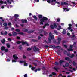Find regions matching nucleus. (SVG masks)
I'll list each match as a JSON object with an SVG mask.
<instances>
[{
    "instance_id": "4d7b16f0",
    "label": "nucleus",
    "mask_w": 77,
    "mask_h": 77,
    "mask_svg": "<svg viewBox=\"0 0 77 77\" xmlns=\"http://www.w3.org/2000/svg\"><path fill=\"white\" fill-rule=\"evenodd\" d=\"M8 29H9V28L8 27H5V29L6 30H8Z\"/></svg>"
},
{
    "instance_id": "2f4dec72",
    "label": "nucleus",
    "mask_w": 77,
    "mask_h": 77,
    "mask_svg": "<svg viewBox=\"0 0 77 77\" xmlns=\"http://www.w3.org/2000/svg\"><path fill=\"white\" fill-rule=\"evenodd\" d=\"M8 25L9 26H10V27H11V26H12V24H11V23L9 22V23H8Z\"/></svg>"
},
{
    "instance_id": "58836bf2",
    "label": "nucleus",
    "mask_w": 77,
    "mask_h": 77,
    "mask_svg": "<svg viewBox=\"0 0 77 77\" xmlns=\"http://www.w3.org/2000/svg\"><path fill=\"white\" fill-rule=\"evenodd\" d=\"M60 76H61L62 77H66V76H62V74H60L59 75V77H60Z\"/></svg>"
},
{
    "instance_id": "c85d7f7f",
    "label": "nucleus",
    "mask_w": 77,
    "mask_h": 77,
    "mask_svg": "<svg viewBox=\"0 0 77 77\" xmlns=\"http://www.w3.org/2000/svg\"><path fill=\"white\" fill-rule=\"evenodd\" d=\"M65 66L66 67L68 66H69V64H68V63H66L65 64Z\"/></svg>"
},
{
    "instance_id": "c03bdc74",
    "label": "nucleus",
    "mask_w": 77,
    "mask_h": 77,
    "mask_svg": "<svg viewBox=\"0 0 77 77\" xmlns=\"http://www.w3.org/2000/svg\"><path fill=\"white\" fill-rule=\"evenodd\" d=\"M65 69H67V71H71V72H72V71H71V70H70V69H66V68Z\"/></svg>"
},
{
    "instance_id": "de8ad7c7",
    "label": "nucleus",
    "mask_w": 77,
    "mask_h": 77,
    "mask_svg": "<svg viewBox=\"0 0 77 77\" xmlns=\"http://www.w3.org/2000/svg\"><path fill=\"white\" fill-rule=\"evenodd\" d=\"M56 48H58L59 49V48H60V46H57L55 47Z\"/></svg>"
},
{
    "instance_id": "37998d69",
    "label": "nucleus",
    "mask_w": 77,
    "mask_h": 77,
    "mask_svg": "<svg viewBox=\"0 0 77 77\" xmlns=\"http://www.w3.org/2000/svg\"><path fill=\"white\" fill-rule=\"evenodd\" d=\"M33 17L35 19V20H37V17H36V16H33Z\"/></svg>"
},
{
    "instance_id": "2eb2a0df",
    "label": "nucleus",
    "mask_w": 77,
    "mask_h": 77,
    "mask_svg": "<svg viewBox=\"0 0 77 77\" xmlns=\"http://www.w3.org/2000/svg\"><path fill=\"white\" fill-rule=\"evenodd\" d=\"M61 5L62 6H63V5H68V3H67L66 2H61Z\"/></svg>"
},
{
    "instance_id": "4c0bfd02",
    "label": "nucleus",
    "mask_w": 77,
    "mask_h": 77,
    "mask_svg": "<svg viewBox=\"0 0 77 77\" xmlns=\"http://www.w3.org/2000/svg\"><path fill=\"white\" fill-rule=\"evenodd\" d=\"M55 65H59V63L57 62H56L55 63Z\"/></svg>"
},
{
    "instance_id": "aec40b11",
    "label": "nucleus",
    "mask_w": 77,
    "mask_h": 77,
    "mask_svg": "<svg viewBox=\"0 0 77 77\" xmlns=\"http://www.w3.org/2000/svg\"><path fill=\"white\" fill-rule=\"evenodd\" d=\"M54 69H55V70L57 71V69H59V68L57 67H54Z\"/></svg>"
},
{
    "instance_id": "e433bc0d",
    "label": "nucleus",
    "mask_w": 77,
    "mask_h": 77,
    "mask_svg": "<svg viewBox=\"0 0 77 77\" xmlns=\"http://www.w3.org/2000/svg\"><path fill=\"white\" fill-rule=\"evenodd\" d=\"M36 69V68L35 67H32L31 68L32 70H34V69Z\"/></svg>"
},
{
    "instance_id": "09e8293b",
    "label": "nucleus",
    "mask_w": 77,
    "mask_h": 77,
    "mask_svg": "<svg viewBox=\"0 0 77 77\" xmlns=\"http://www.w3.org/2000/svg\"><path fill=\"white\" fill-rule=\"evenodd\" d=\"M19 49H21L22 48V47L21 46V45H20L19 47Z\"/></svg>"
},
{
    "instance_id": "79ce46f5",
    "label": "nucleus",
    "mask_w": 77,
    "mask_h": 77,
    "mask_svg": "<svg viewBox=\"0 0 77 77\" xmlns=\"http://www.w3.org/2000/svg\"><path fill=\"white\" fill-rule=\"evenodd\" d=\"M15 31L16 32H19L20 31V29H16L15 30Z\"/></svg>"
},
{
    "instance_id": "39448f33",
    "label": "nucleus",
    "mask_w": 77,
    "mask_h": 77,
    "mask_svg": "<svg viewBox=\"0 0 77 77\" xmlns=\"http://www.w3.org/2000/svg\"><path fill=\"white\" fill-rule=\"evenodd\" d=\"M51 29H54V27L55 28L57 27V25H56V24L54 23V26L52 24H51L50 25Z\"/></svg>"
},
{
    "instance_id": "423d86ee",
    "label": "nucleus",
    "mask_w": 77,
    "mask_h": 77,
    "mask_svg": "<svg viewBox=\"0 0 77 77\" xmlns=\"http://www.w3.org/2000/svg\"><path fill=\"white\" fill-rule=\"evenodd\" d=\"M22 43L23 45H24V44H27V42H24L23 41H22L21 42L20 41H18L17 43V44H20V43Z\"/></svg>"
},
{
    "instance_id": "864d4df0",
    "label": "nucleus",
    "mask_w": 77,
    "mask_h": 77,
    "mask_svg": "<svg viewBox=\"0 0 77 77\" xmlns=\"http://www.w3.org/2000/svg\"><path fill=\"white\" fill-rule=\"evenodd\" d=\"M69 63H72L71 60L70 59V60H69Z\"/></svg>"
},
{
    "instance_id": "6e6d98bb",
    "label": "nucleus",
    "mask_w": 77,
    "mask_h": 77,
    "mask_svg": "<svg viewBox=\"0 0 77 77\" xmlns=\"http://www.w3.org/2000/svg\"><path fill=\"white\" fill-rule=\"evenodd\" d=\"M15 27H18V25L16 24L15 26Z\"/></svg>"
},
{
    "instance_id": "f03ea898",
    "label": "nucleus",
    "mask_w": 77,
    "mask_h": 77,
    "mask_svg": "<svg viewBox=\"0 0 77 77\" xmlns=\"http://www.w3.org/2000/svg\"><path fill=\"white\" fill-rule=\"evenodd\" d=\"M47 20H48L47 18L45 17H43L42 19L40 20V24H43L44 23H43L45 22V20L47 21Z\"/></svg>"
},
{
    "instance_id": "f3484780",
    "label": "nucleus",
    "mask_w": 77,
    "mask_h": 77,
    "mask_svg": "<svg viewBox=\"0 0 77 77\" xmlns=\"http://www.w3.org/2000/svg\"><path fill=\"white\" fill-rule=\"evenodd\" d=\"M55 1H56V0H52L51 4L52 5H55V3H54V2H55Z\"/></svg>"
},
{
    "instance_id": "3c124183",
    "label": "nucleus",
    "mask_w": 77,
    "mask_h": 77,
    "mask_svg": "<svg viewBox=\"0 0 77 77\" xmlns=\"http://www.w3.org/2000/svg\"><path fill=\"white\" fill-rule=\"evenodd\" d=\"M24 77H27V74H26L24 75Z\"/></svg>"
},
{
    "instance_id": "bf43d9fd",
    "label": "nucleus",
    "mask_w": 77,
    "mask_h": 77,
    "mask_svg": "<svg viewBox=\"0 0 77 77\" xmlns=\"http://www.w3.org/2000/svg\"><path fill=\"white\" fill-rule=\"evenodd\" d=\"M71 66V67H69V69H72V66Z\"/></svg>"
},
{
    "instance_id": "72a5a7b5",
    "label": "nucleus",
    "mask_w": 77,
    "mask_h": 77,
    "mask_svg": "<svg viewBox=\"0 0 77 77\" xmlns=\"http://www.w3.org/2000/svg\"><path fill=\"white\" fill-rule=\"evenodd\" d=\"M23 32H27V29H23Z\"/></svg>"
},
{
    "instance_id": "7c9ffc66",
    "label": "nucleus",
    "mask_w": 77,
    "mask_h": 77,
    "mask_svg": "<svg viewBox=\"0 0 77 77\" xmlns=\"http://www.w3.org/2000/svg\"><path fill=\"white\" fill-rule=\"evenodd\" d=\"M7 47H8V48H9L10 47V45L9 44H6Z\"/></svg>"
},
{
    "instance_id": "e2e57ef3",
    "label": "nucleus",
    "mask_w": 77,
    "mask_h": 77,
    "mask_svg": "<svg viewBox=\"0 0 77 77\" xmlns=\"http://www.w3.org/2000/svg\"><path fill=\"white\" fill-rule=\"evenodd\" d=\"M4 8H5V7H4V6H2L1 7V8H2V9H4Z\"/></svg>"
},
{
    "instance_id": "4468645a",
    "label": "nucleus",
    "mask_w": 77,
    "mask_h": 77,
    "mask_svg": "<svg viewBox=\"0 0 77 77\" xmlns=\"http://www.w3.org/2000/svg\"><path fill=\"white\" fill-rule=\"evenodd\" d=\"M21 21L22 23H27V21L26 19H23Z\"/></svg>"
},
{
    "instance_id": "69168bd1",
    "label": "nucleus",
    "mask_w": 77,
    "mask_h": 77,
    "mask_svg": "<svg viewBox=\"0 0 77 77\" xmlns=\"http://www.w3.org/2000/svg\"><path fill=\"white\" fill-rule=\"evenodd\" d=\"M17 39H20V37H17Z\"/></svg>"
},
{
    "instance_id": "c9c22d12",
    "label": "nucleus",
    "mask_w": 77,
    "mask_h": 77,
    "mask_svg": "<svg viewBox=\"0 0 77 77\" xmlns=\"http://www.w3.org/2000/svg\"><path fill=\"white\" fill-rule=\"evenodd\" d=\"M42 16L41 15H38V17L39 18H42Z\"/></svg>"
},
{
    "instance_id": "13d9d810",
    "label": "nucleus",
    "mask_w": 77,
    "mask_h": 77,
    "mask_svg": "<svg viewBox=\"0 0 77 77\" xmlns=\"http://www.w3.org/2000/svg\"><path fill=\"white\" fill-rule=\"evenodd\" d=\"M64 53L65 54H67V51H65L64 52Z\"/></svg>"
},
{
    "instance_id": "ddd939ff",
    "label": "nucleus",
    "mask_w": 77,
    "mask_h": 77,
    "mask_svg": "<svg viewBox=\"0 0 77 77\" xmlns=\"http://www.w3.org/2000/svg\"><path fill=\"white\" fill-rule=\"evenodd\" d=\"M53 75H56V73L53 72L52 73V74H50L49 75V77H52V76H53Z\"/></svg>"
},
{
    "instance_id": "0e129e2a",
    "label": "nucleus",
    "mask_w": 77,
    "mask_h": 77,
    "mask_svg": "<svg viewBox=\"0 0 77 77\" xmlns=\"http://www.w3.org/2000/svg\"><path fill=\"white\" fill-rule=\"evenodd\" d=\"M61 26H64V23H62L61 24Z\"/></svg>"
},
{
    "instance_id": "6ab92c4d",
    "label": "nucleus",
    "mask_w": 77,
    "mask_h": 77,
    "mask_svg": "<svg viewBox=\"0 0 77 77\" xmlns=\"http://www.w3.org/2000/svg\"><path fill=\"white\" fill-rule=\"evenodd\" d=\"M7 32H6V31L5 32L4 34H3L2 32L1 33V35H7Z\"/></svg>"
},
{
    "instance_id": "20e7f679",
    "label": "nucleus",
    "mask_w": 77,
    "mask_h": 77,
    "mask_svg": "<svg viewBox=\"0 0 77 77\" xmlns=\"http://www.w3.org/2000/svg\"><path fill=\"white\" fill-rule=\"evenodd\" d=\"M76 45V42H74V43L73 45H71L70 46V48L67 49V50L69 51H73V49H72V48H73V47L75 45Z\"/></svg>"
},
{
    "instance_id": "c756f323",
    "label": "nucleus",
    "mask_w": 77,
    "mask_h": 77,
    "mask_svg": "<svg viewBox=\"0 0 77 77\" xmlns=\"http://www.w3.org/2000/svg\"><path fill=\"white\" fill-rule=\"evenodd\" d=\"M65 60H69L70 59H69V58L68 57H66L65 58Z\"/></svg>"
},
{
    "instance_id": "bb28decb",
    "label": "nucleus",
    "mask_w": 77,
    "mask_h": 77,
    "mask_svg": "<svg viewBox=\"0 0 77 77\" xmlns=\"http://www.w3.org/2000/svg\"><path fill=\"white\" fill-rule=\"evenodd\" d=\"M18 17H19V15L17 14H15L14 15V17H15V18H18Z\"/></svg>"
},
{
    "instance_id": "052dcab7",
    "label": "nucleus",
    "mask_w": 77,
    "mask_h": 77,
    "mask_svg": "<svg viewBox=\"0 0 77 77\" xmlns=\"http://www.w3.org/2000/svg\"><path fill=\"white\" fill-rule=\"evenodd\" d=\"M69 27H71V26H72L71 24H69Z\"/></svg>"
},
{
    "instance_id": "412c9836",
    "label": "nucleus",
    "mask_w": 77,
    "mask_h": 77,
    "mask_svg": "<svg viewBox=\"0 0 77 77\" xmlns=\"http://www.w3.org/2000/svg\"><path fill=\"white\" fill-rule=\"evenodd\" d=\"M12 33H13V35H14L13 36H16V35H17V33H16L14 32H13Z\"/></svg>"
},
{
    "instance_id": "1a4fd4ad",
    "label": "nucleus",
    "mask_w": 77,
    "mask_h": 77,
    "mask_svg": "<svg viewBox=\"0 0 77 77\" xmlns=\"http://www.w3.org/2000/svg\"><path fill=\"white\" fill-rule=\"evenodd\" d=\"M34 50L35 51H39V49L36 48V47L35 46L33 48Z\"/></svg>"
},
{
    "instance_id": "6e6552de",
    "label": "nucleus",
    "mask_w": 77,
    "mask_h": 77,
    "mask_svg": "<svg viewBox=\"0 0 77 77\" xmlns=\"http://www.w3.org/2000/svg\"><path fill=\"white\" fill-rule=\"evenodd\" d=\"M20 63H24V66H27V64L25 61H20Z\"/></svg>"
},
{
    "instance_id": "ea45409f",
    "label": "nucleus",
    "mask_w": 77,
    "mask_h": 77,
    "mask_svg": "<svg viewBox=\"0 0 77 77\" xmlns=\"http://www.w3.org/2000/svg\"><path fill=\"white\" fill-rule=\"evenodd\" d=\"M57 22H59V21H60V19L57 18Z\"/></svg>"
},
{
    "instance_id": "774afa93",
    "label": "nucleus",
    "mask_w": 77,
    "mask_h": 77,
    "mask_svg": "<svg viewBox=\"0 0 77 77\" xmlns=\"http://www.w3.org/2000/svg\"><path fill=\"white\" fill-rule=\"evenodd\" d=\"M68 30H71V27L68 28Z\"/></svg>"
},
{
    "instance_id": "cd10ccee",
    "label": "nucleus",
    "mask_w": 77,
    "mask_h": 77,
    "mask_svg": "<svg viewBox=\"0 0 77 77\" xmlns=\"http://www.w3.org/2000/svg\"><path fill=\"white\" fill-rule=\"evenodd\" d=\"M1 41L3 44H4V43H5V39H4L3 40H1Z\"/></svg>"
},
{
    "instance_id": "7ed1b4c3",
    "label": "nucleus",
    "mask_w": 77,
    "mask_h": 77,
    "mask_svg": "<svg viewBox=\"0 0 77 77\" xmlns=\"http://www.w3.org/2000/svg\"><path fill=\"white\" fill-rule=\"evenodd\" d=\"M13 57L15 60H12V62H17V60L18 59V57L17 55L15 54L13 56Z\"/></svg>"
},
{
    "instance_id": "8fccbe9b",
    "label": "nucleus",
    "mask_w": 77,
    "mask_h": 77,
    "mask_svg": "<svg viewBox=\"0 0 77 77\" xmlns=\"http://www.w3.org/2000/svg\"><path fill=\"white\" fill-rule=\"evenodd\" d=\"M54 32L55 33H56V35H57V31H54Z\"/></svg>"
},
{
    "instance_id": "f704fd0d",
    "label": "nucleus",
    "mask_w": 77,
    "mask_h": 77,
    "mask_svg": "<svg viewBox=\"0 0 77 77\" xmlns=\"http://www.w3.org/2000/svg\"><path fill=\"white\" fill-rule=\"evenodd\" d=\"M4 2L2 0L0 1V3H1V4H3L4 3Z\"/></svg>"
},
{
    "instance_id": "a211bd4d",
    "label": "nucleus",
    "mask_w": 77,
    "mask_h": 77,
    "mask_svg": "<svg viewBox=\"0 0 77 77\" xmlns=\"http://www.w3.org/2000/svg\"><path fill=\"white\" fill-rule=\"evenodd\" d=\"M41 32H44V34L45 35H47V32H46L44 31V30H42V29L41 30Z\"/></svg>"
},
{
    "instance_id": "5701e85b",
    "label": "nucleus",
    "mask_w": 77,
    "mask_h": 77,
    "mask_svg": "<svg viewBox=\"0 0 77 77\" xmlns=\"http://www.w3.org/2000/svg\"><path fill=\"white\" fill-rule=\"evenodd\" d=\"M61 40V38H59L58 39V42L57 43L58 44H59L60 43V41Z\"/></svg>"
},
{
    "instance_id": "4be33fe9",
    "label": "nucleus",
    "mask_w": 77,
    "mask_h": 77,
    "mask_svg": "<svg viewBox=\"0 0 77 77\" xmlns=\"http://www.w3.org/2000/svg\"><path fill=\"white\" fill-rule=\"evenodd\" d=\"M63 62H64V61L60 60L59 61V63L60 64V65H62V63H63Z\"/></svg>"
},
{
    "instance_id": "a18cd8bd",
    "label": "nucleus",
    "mask_w": 77,
    "mask_h": 77,
    "mask_svg": "<svg viewBox=\"0 0 77 77\" xmlns=\"http://www.w3.org/2000/svg\"><path fill=\"white\" fill-rule=\"evenodd\" d=\"M18 34H20V35H23V33L22 32H20L18 33Z\"/></svg>"
},
{
    "instance_id": "a878e982",
    "label": "nucleus",
    "mask_w": 77,
    "mask_h": 77,
    "mask_svg": "<svg viewBox=\"0 0 77 77\" xmlns=\"http://www.w3.org/2000/svg\"><path fill=\"white\" fill-rule=\"evenodd\" d=\"M72 64H73V65H74V66H75V65H76V63L75 61H73L72 63Z\"/></svg>"
},
{
    "instance_id": "603ef678",
    "label": "nucleus",
    "mask_w": 77,
    "mask_h": 77,
    "mask_svg": "<svg viewBox=\"0 0 77 77\" xmlns=\"http://www.w3.org/2000/svg\"><path fill=\"white\" fill-rule=\"evenodd\" d=\"M8 40L10 41H12V40L11 39V38H8Z\"/></svg>"
},
{
    "instance_id": "f257e3e1",
    "label": "nucleus",
    "mask_w": 77,
    "mask_h": 77,
    "mask_svg": "<svg viewBox=\"0 0 77 77\" xmlns=\"http://www.w3.org/2000/svg\"><path fill=\"white\" fill-rule=\"evenodd\" d=\"M54 35H52V34H51V33L50 32L49 33V37L48 39V42H47V41L45 40V42L46 43H47V44H48L49 43V42H51V39H54Z\"/></svg>"
},
{
    "instance_id": "5fc2aeb1",
    "label": "nucleus",
    "mask_w": 77,
    "mask_h": 77,
    "mask_svg": "<svg viewBox=\"0 0 77 77\" xmlns=\"http://www.w3.org/2000/svg\"><path fill=\"white\" fill-rule=\"evenodd\" d=\"M47 2H48V3H50V0H47Z\"/></svg>"
},
{
    "instance_id": "338daca9",
    "label": "nucleus",
    "mask_w": 77,
    "mask_h": 77,
    "mask_svg": "<svg viewBox=\"0 0 77 77\" xmlns=\"http://www.w3.org/2000/svg\"><path fill=\"white\" fill-rule=\"evenodd\" d=\"M7 60V62H10V59H8Z\"/></svg>"
},
{
    "instance_id": "9d476101",
    "label": "nucleus",
    "mask_w": 77,
    "mask_h": 77,
    "mask_svg": "<svg viewBox=\"0 0 77 77\" xmlns=\"http://www.w3.org/2000/svg\"><path fill=\"white\" fill-rule=\"evenodd\" d=\"M57 25L59 26L58 28H57V30H60V29H62V28L61 27V26H59V24H57Z\"/></svg>"
},
{
    "instance_id": "9b49d317",
    "label": "nucleus",
    "mask_w": 77,
    "mask_h": 77,
    "mask_svg": "<svg viewBox=\"0 0 77 77\" xmlns=\"http://www.w3.org/2000/svg\"><path fill=\"white\" fill-rule=\"evenodd\" d=\"M46 26H49V24L48 23H46L45 24V25L43 26V28L44 29V28H45Z\"/></svg>"
},
{
    "instance_id": "a19ab883",
    "label": "nucleus",
    "mask_w": 77,
    "mask_h": 77,
    "mask_svg": "<svg viewBox=\"0 0 77 77\" xmlns=\"http://www.w3.org/2000/svg\"><path fill=\"white\" fill-rule=\"evenodd\" d=\"M32 50V48H28L27 49V50Z\"/></svg>"
},
{
    "instance_id": "49530a36",
    "label": "nucleus",
    "mask_w": 77,
    "mask_h": 77,
    "mask_svg": "<svg viewBox=\"0 0 77 77\" xmlns=\"http://www.w3.org/2000/svg\"><path fill=\"white\" fill-rule=\"evenodd\" d=\"M66 41H63V45L64 43H66Z\"/></svg>"
},
{
    "instance_id": "473e14b6",
    "label": "nucleus",
    "mask_w": 77,
    "mask_h": 77,
    "mask_svg": "<svg viewBox=\"0 0 77 77\" xmlns=\"http://www.w3.org/2000/svg\"><path fill=\"white\" fill-rule=\"evenodd\" d=\"M7 2L8 3H9V4H11V2L9 0H7Z\"/></svg>"
},
{
    "instance_id": "393cba45",
    "label": "nucleus",
    "mask_w": 77,
    "mask_h": 77,
    "mask_svg": "<svg viewBox=\"0 0 77 77\" xmlns=\"http://www.w3.org/2000/svg\"><path fill=\"white\" fill-rule=\"evenodd\" d=\"M3 26L5 27H7L8 26V24L7 23H5L3 24Z\"/></svg>"
},
{
    "instance_id": "680f3d73",
    "label": "nucleus",
    "mask_w": 77,
    "mask_h": 77,
    "mask_svg": "<svg viewBox=\"0 0 77 77\" xmlns=\"http://www.w3.org/2000/svg\"><path fill=\"white\" fill-rule=\"evenodd\" d=\"M8 35L9 36H11L12 35V34H11V33H9V34H8Z\"/></svg>"
},
{
    "instance_id": "dca6fc26",
    "label": "nucleus",
    "mask_w": 77,
    "mask_h": 77,
    "mask_svg": "<svg viewBox=\"0 0 77 77\" xmlns=\"http://www.w3.org/2000/svg\"><path fill=\"white\" fill-rule=\"evenodd\" d=\"M63 9H64V11H65V12H67V11H69V9L65 8H63Z\"/></svg>"
},
{
    "instance_id": "b1692460",
    "label": "nucleus",
    "mask_w": 77,
    "mask_h": 77,
    "mask_svg": "<svg viewBox=\"0 0 77 77\" xmlns=\"http://www.w3.org/2000/svg\"><path fill=\"white\" fill-rule=\"evenodd\" d=\"M62 33L63 34H65L66 33V30L65 29H63V31Z\"/></svg>"
},
{
    "instance_id": "f8f14e48",
    "label": "nucleus",
    "mask_w": 77,
    "mask_h": 77,
    "mask_svg": "<svg viewBox=\"0 0 77 77\" xmlns=\"http://www.w3.org/2000/svg\"><path fill=\"white\" fill-rule=\"evenodd\" d=\"M68 56L71 57V58H72L74 56V54H72V55H71L70 54H69L68 55Z\"/></svg>"
},
{
    "instance_id": "0eeeda50",
    "label": "nucleus",
    "mask_w": 77,
    "mask_h": 77,
    "mask_svg": "<svg viewBox=\"0 0 77 77\" xmlns=\"http://www.w3.org/2000/svg\"><path fill=\"white\" fill-rule=\"evenodd\" d=\"M1 50H5V52H8V49H5V48L4 46H2L1 48Z\"/></svg>"
}]
</instances>
